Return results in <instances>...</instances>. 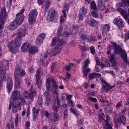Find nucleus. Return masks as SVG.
Returning a JSON list of instances; mask_svg holds the SVG:
<instances>
[{
  "label": "nucleus",
  "mask_w": 129,
  "mask_h": 129,
  "mask_svg": "<svg viewBox=\"0 0 129 129\" xmlns=\"http://www.w3.org/2000/svg\"><path fill=\"white\" fill-rule=\"evenodd\" d=\"M9 69V63L8 61H4L0 64V89L2 87L3 81L6 79V72L5 70Z\"/></svg>",
  "instance_id": "f257e3e1"
},
{
  "label": "nucleus",
  "mask_w": 129,
  "mask_h": 129,
  "mask_svg": "<svg viewBox=\"0 0 129 129\" xmlns=\"http://www.w3.org/2000/svg\"><path fill=\"white\" fill-rule=\"evenodd\" d=\"M114 54H120L122 58L126 62L127 60V53L126 52L122 49L120 46L117 45L116 43L113 44Z\"/></svg>",
  "instance_id": "f03ea898"
},
{
  "label": "nucleus",
  "mask_w": 129,
  "mask_h": 129,
  "mask_svg": "<svg viewBox=\"0 0 129 129\" xmlns=\"http://www.w3.org/2000/svg\"><path fill=\"white\" fill-rule=\"evenodd\" d=\"M57 14L55 10L52 9H51L48 13L46 20L48 22H51L54 20H56L58 18Z\"/></svg>",
  "instance_id": "7ed1b4c3"
},
{
  "label": "nucleus",
  "mask_w": 129,
  "mask_h": 129,
  "mask_svg": "<svg viewBox=\"0 0 129 129\" xmlns=\"http://www.w3.org/2000/svg\"><path fill=\"white\" fill-rule=\"evenodd\" d=\"M38 14L36 9L33 10L30 12L29 15L28 21L30 24H33L36 21L35 19Z\"/></svg>",
  "instance_id": "20e7f679"
},
{
  "label": "nucleus",
  "mask_w": 129,
  "mask_h": 129,
  "mask_svg": "<svg viewBox=\"0 0 129 129\" xmlns=\"http://www.w3.org/2000/svg\"><path fill=\"white\" fill-rule=\"evenodd\" d=\"M66 43L64 40L61 39L59 40V38L58 37L52 38L51 43V46L56 45V46H62Z\"/></svg>",
  "instance_id": "39448f33"
},
{
  "label": "nucleus",
  "mask_w": 129,
  "mask_h": 129,
  "mask_svg": "<svg viewBox=\"0 0 129 129\" xmlns=\"http://www.w3.org/2000/svg\"><path fill=\"white\" fill-rule=\"evenodd\" d=\"M36 91L35 89H31L30 93L27 91L25 90L23 94L24 97L26 99L28 98L33 100L34 97L36 96Z\"/></svg>",
  "instance_id": "423d86ee"
},
{
  "label": "nucleus",
  "mask_w": 129,
  "mask_h": 129,
  "mask_svg": "<svg viewBox=\"0 0 129 129\" xmlns=\"http://www.w3.org/2000/svg\"><path fill=\"white\" fill-rule=\"evenodd\" d=\"M15 78V86L17 88H20L22 83V77L19 75H17L14 73Z\"/></svg>",
  "instance_id": "0eeeda50"
},
{
  "label": "nucleus",
  "mask_w": 129,
  "mask_h": 129,
  "mask_svg": "<svg viewBox=\"0 0 129 129\" xmlns=\"http://www.w3.org/2000/svg\"><path fill=\"white\" fill-rule=\"evenodd\" d=\"M14 73L17 75H19L21 77L24 76L26 74L25 70L20 67L19 64L16 65Z\"/></svg>",
  "instance_id": "6e6552de"
},
{
  "label": "nucleus",
  "mask_w": 129,
  "mask_h": 129,
  "mask_svg": "<svg viewBox=\"0 0 129 129\" xmlns=\"http://www.w3.org/2000/svg\"><path fill=\"white\" fill-rule=\"evenodd\" d=\"M46 34L43 33L39 34L36 39V43L37 45H39L43 42L46 37Z\"/></svg>",
  "instance_id": "1a4fd4ad"
},
{
  "label": "nucleus",
  "mask_w": 129,
  "mask_h": 129,
  "mask_svg": "<svg viewBox=\"0 0 129 129\" xmlns=\"http://www.w3.org/2000/svg\"><path fill=\"white\" fill-rule=\"evenodd\" d=\"M13 84L12 78L10 77H8L7 79L6 86L7 90L8 93L11 92Z\"/></svg>",
  "instance_id": "9d476101"
},
{
  "label": "nucleus",
  "mask_w": 129,
  "mask_h": 129,
  "mask_svg": "<svg viewBox=\"0 0 129 129\" xmlns=\"http://www.w3.org/2000/svg\"><path fill=\"white\" fill-rule=\"evenodd\" d=\"M15 44L13 42L11 41L8 43V46L9 50L11 52L14 53L18 51V49L17 47L15 46Z\"/></svg>",
  "instance_id": "9b49d317"
},
{
  "label": "nucleus",
  "mask_w": 129,
  "mask_h": 129,
  "mask_svg": "<svg viewBox=\"0 0 129 129\" xmlns=\"http://www.w3.org/2000/svg\"><path fill=\"white\" fill-rule=\"evenodd\" d=\"M53 101L57 102V104L59 108L60 105V101L58 98V93L56 90L54 91L53 92Z\"/></svg>",
  "instance_id": "f8f14e48"
},
{
  "label": "nucleus",
  "mask_w": 129,
  "mask_h": 129,
  "mask_svg": "<svg viewBox=\"0 0 129 129\" xmlns=\"http://www.w3.org/2000/svg\"><path fill=\"white\" fill-rule=\"evenodd\" d=\"M24 17L23 14L19 13L16 15L15 21L17 22L18 24H21L24 20Z\"/></svg>",
  "instance_id": "ddd939ff"
},
{
  "label": "nucleus",
  "mask_w": 129,
  "mask_h": 129,
  "mask_svg": "<svg viewBox=\"0 0 129 129\" xmlns=\"http://www.w3.org/2000/svg\"><path fill=\"white\" fill-rule=\"evenodd\" d=\"M7 16L5 8L3 7L1 9L0 13V20L5 21L6 18Z\"/></svg>",
  "instance_id": "4468645a"
},
{
  "label": "nucleus",
  "mask_w": 129,
  "mask_h": 129,
  "mask_svg": "<svg viewBox=\"0 0 129 129\" xmlns=\"http://www.w3.org/2000/svg\"><path fill=\"white\" fill-rule=\"evenodd\" d=\"M113 22L120 27H122L124 26V22L121 19L115 18L113 21Z\"/></svg>",
  "instance_id": "2eb2a0df"
},
{
  "label": "nucleus",
  "mask_w": 129,
  "mask_h": 129,
  "mask_svg": "<svg viewBox=\"0 0 129 129\" xmlns=\"http://www.w3.org/2000/svg\"><path fill=\"white\" fill-rule=\"evenodd\" d=\"M31 45L28 43H25L23 44L22 46L21 50L22 52H29L31 47Z\"/></svg>",
  "instance_id": "dca6fc26"
},
{
  "label": "nucleus",
  "mask_w": 129,
  "mask_h": 129,
  "mask_svg": "<svg viewBox=\"0 0 129 129\" xmlns=\"http://www.w3.org/2000/svg\"><path fill=\"white\" fill-rule=\"evenodd\" d=\"M20 95V93L17 90L14 91L12 93V98L13 100L12 101L16 102L15 100L19 98Z\"/></svg>",
  "instance_id": "f3484780"
},
{
  "label": "nucleus",
  "mask_w": 129,
  "mask_h": 129,
  "mask_svg": "<svg viewBox=\"0 0 129 129\" xmlns=\"http://www.w3.org/2000/svg\"><path fill=\"white\" fill-rule=\"evenodd\" d=\"M40 110L37 108L36 107H34L32 109L33 119L34 121H36V119L37 115L38 114Z\"/></svg>",
  "instance_id": "a211bd4d"
},
{
  "label": "nucleus",
  "mask_w": 129,
  "mask_h": 129,
  "mask_svg": "<svg viewBox=\"0 0 129 129\" xmlns=\"http://www.w3.org/2000/svg\"><path fill=\"white\" fill-rule=\"evenodd\" d=\"M118 11L120 12L121 14L123 16V17L124 18L129 24V19H128V15L127 14V12L124 11L123 9H119Z\"/></svg>",
  "instance_id": "6ab92c4d"
},
{
  "label": "nucleus",
  "mask_w": 129,
  "mask_h": 129,
  "mask_svg": "<svg viewBox=\"0 0 129 129\" xmlns=\"http://www.w3.org/2000/svg\"><path fill=\"white\" fill-rule=\"evenodd\" d=\"M62 49V46H56L51 51L53 53L52 54L53 55H56L59 53L61 51Z\"/></svg>",
  "instance_id": "aec40b11"
},
{
  "label": "nucleus",
  "mask_w": 129,
  "mask_h": 129,
  "mask_svg": "<svg viewBox=\"0 0 129 129\" xmlns=\"http://www.w3.org/2000/svg\"><path fill=\"white\" fill-rule=\"evenodd\" d=\"M59 116L57 113H53V116L50 119L52 122H56L59 120Z\"/></svg>",
  "instance_id": "412c9836"
},
{
  "label": "nucleus",
  "mask_w": 129,
  "mask_h": 129,
  "mask_svg": "<svg viewBox=\"0 0 129 129\" xmlns=\"http://www.w3.org/2000/svg\"><path fill=\"white\" fill-rule=\"evenodd\" d=\"M26 34V31L24 29H20L18 31L17 33V36L21 38L23 36H24Z\"/></svg>",
  "instance_id": "4be33fe9"
},
{
  "label": "nucleus",
  "mask_w": 129,
  "mask_h": 129,
  "mask_svg": "<svg viewBox=\"0 0 129 129\" xmlns=\"http://www.w3.org/2000/svg\"><path fill=\"white\" fill-rule=\"evenodd\" d=\"M101 76V75L100 74L93 73L89 74V78L91 79L94 78H99Z\"/></svg>",
  "instance_id": "5701e85b"
},
{
  "label": "nucleus",
  "mask_w": 129,
  "mask_h": 129,
  "mask_svg": "<svg viewBox=\"0 0 129 129\" xmlns=\"http://www.w3.org/2000/svg\"><path fill=\"white\" fill-rule=\"evenodd\" d=\"M22 38L17 36L15 41L16 46L18 47H20L22 43Z\"/></svg>",
  "instance_id": "b1692460"
},
{
  "label": "nucleus",
  "mask_w": 129,
  "mask_h": 129,
  "mask_svg": "<svg viewBox=\"0 0 129 129\" xmlns=\"http://www.w3.org/2000/svg\"><path fill=\"white\" fill-rule=\"evenodd\" d=\"M36 78H41L43 74V71L42 69L41 68H38L36 70Z\"/></svg>",
  "instance_id": "393cba45"
},
{
  "label": "nucleus",
  "mask_w": 129,
  "mask_h": 129,
  "mask_svg": "<svg viewBox=\"0 0 129 129\" xmlns=\"http://www.w3.org/2000/svg\"><path fill=\"white\" fill-rule=\"evenodd\" d=\"M122 0L123 1V2L118 3L116 5V6L117 10L118 11H119V9H122V8H120V7H125L126 6V4H125V2H124V0Z\"/></svg>",
  "instance_id": "a878e982"
},
{
  "label": "nucleus",
  "mask_w": 129,
  "mask_h": 129,
  "mask_svg": "<svg viewBox=\"0 0 129 129\" xmlns=\"http://www.w3.org/2000/svg\"><path fill=\"white\" fill-rule=\"evenodd\" d=\"M98 5V7L100 10H103L105 9V6L103 5L102 0H99Z\"/></svg>",
  "instance_id": "bb28decb"
},
{
  "label": "nucleus",
  "mask_w": 129,
  "mask_h": 129,
  "mask_svg": "<svg viewBox=\"0 0 129 129\" xmlns=\"http://www.w3.org/2000/svg\"><path fill=\"white\" fill-rule=\"evenodd\" d=\"M105 110L108 113H111L112 110V108L111 104L106 105L105 108Z\"/></svg>",
  "instance_id": "cd10ccee"
},
{
  "label": "nucleus",
  "mask_w": 129,
  "mask_h": 129,
  "mask_svg": "<svg viewBox=\"0 0 129 129\" xmlns=\"http://www.w3.org/2000/svg\"><path fill=\"white\" fill-rule=\"evenodd\" d=\"M80 37L82 40H89L90 38V36L87 35L86 34H81L80 35Z\"/></svg>",
  "instance_id": "c85d7f7f"
},
{
  "label": "nucleus",
  "mask_w": 129,
  "mask_h": 129,
  "mask_svg": "<svg viewBox=\"0 0 129 129\" xmlns=\"http://www.w3.org/2000/svg\"><path fill=\"white\" fill-rule=\"evenodd\" d=\"M114 87V86L112 87L109 85H106L105 86L102 87V88L104 89L105 92H107L109 90L112 89Z\"/></svg>",
  "instance_id": "c756f323"
},
{
  "label": "nucleus",
  "mask_w": 129,
  "mask_h": 129,
  "mask_svg": "<svg viewBox=\"0 0 129 129\" xmlns=\"http://www.w3.org/2000/svg\"><path fill=\"white\" fill-rule=\"evenodd\" d=\"M12 106V108H15L17 107L18 106V105L17 104H16L15 102H14V101H10V104H9V106L8 108L9 110H10L11 108V106Z\"/></svg>",
  "instance_id": "7c9ffc66"
},
{
  "label": "nucleus",
  "mask_w": 129,
  "mask_h": 129,
  "mask_svg": "<svg viewBox=\"0 0 129 129\" xmlns=\"http://www.w3.org/2000/svg\"><path fill=\"white\" fill-rule=\"evenodd\" d=\"M109 26L107 24H105L103 26L102 30V33H105L108 32L110 29Z\"/></svg>",
  "instance_id": "2f4dec72"
},
{
  "label": "nucleus",
  "mask_w": 129,
  "mask_h": 129,
  "mask_svg": "<svg viewBox=\"0 0 129 129\" xmlns=\"http://www.w3.org/2000/svg\"><path fill=\"white\" fill-rule=\"evenodd\" d=\"M38 51V50L36 47H31V46L29 52L32 54H34Z\"/></svg>",
  "instance_id": "473e14b6"
},
{
  "label": "nucleus",
  "mask_w": 129,
  "mask_h": 129,
  "mask_svg": "<svg viewBox=\"0 0 129 129\" xmlns=\"http://www.w3.org/2000/svg\"><path fill=\"white\" fill-rule=\"evenodd\" d=\"M91 71L90 69L89 68H87L85 69L83 71V77H84L86 79L87 78V74L88 73Z\"/></svg>",
  "instance_id": "72a5a7b5"
},
{
  "label": "nucleus",
  "mask_w": 129,
  "mask_h": 129,
  "mask_svg": "<svg viewBox=\"0 0 129 129\" xmlns=\"http://www.w3.org/2000/svg\"><path fill=\"white\" fill-rule=\"evenodd\" d=\"M51 81L52 83V87L53 88L55 89H57L58 88V86L56 83L55 80L53 78H51Z\"/></svg>",
  "instance_id": "f704fd0d"
},
{
  "label": "nucleus",
  "mask_w": 129,
  "mask_h": 129,
  "mask_svg": "<svg viewBox=\"0 0 129 129\" xmlns=\"http://www.w3.org/2000/svg\"><path fill=\"white\" fill-rule=\"evenodd\" d=\"M87 10L86 8L84 7H82L80 9L79 12H81V13L83 14L84 15H86L87 12Z\"/></svg>",
  "instance_id": "c9c22d12"
},
{
  "label": "nucleus",
  "mask_w": 129,
  "mask_h": 129,
  "mask_svg": "<svg viewBox=\"0 0 129 129\" xmlns=\"http://www.w3.org/2000/svg\"><path fill=\"white\" fill-rule=\"evenodd\" d=\"M51 104V99L50 98L45 99L44 105L45 106H48Z\"/></svg>",
  "instance_id": "e433bc0d"
},
{
  "label": "nucleus",
  "mask_w": 129,
  "mask_h": 129,
  "mask_svg": "<svg viewBox=\"0 0 129 129\" xmlns=\"http://www.w3.org/2000/svg\"><path fill=\"white\" fill-rule=\"evenodd\" d=\"M90 24L91 26H94L96 23V20L94 19H91L90 20Z\"/></svg>",
  "instance_id": "4c0bfd02"
},
{
  "label": "nucleus",
  "mask_w": 129,
  "mask_h": 129,
  "mask_svg": "<svg viewBox=\"0 0 129 129\" xmlns=\"http://www.w3.org/2000/svg\"><path fill=\"white\" fill-rule=\"evenodd\" d=\"M90 63V62L88 60H87L84 62V65L83 66V68L84 69H87L88 67V64Z\"/></svg>",
  "instance_id": "58836bf2"
},
{
  "label": "nucleus",
  "mask_w": 129,
  "mask_h": 129,
  "mask_svg": "<svg viewBox=\"0 0 129 129\" xmlns=\"http://www.w3.org/2000/svg\"><path fill=\"white\" fill-rule=\"evenodd\" d=\"M91 8L92 9L96 10V7L95 2L94 1H93L91 2Z\"/></svg>",
  "instance_id": "ea45409f"
},
{
  "label": "nucleus",
  "mask_w": 129,
  "mask_h": 129,
  "mask_svg": "<svg viewBox=\"0 0 129 129\" xmlns=\"http://www.w3.org/2000/svg\"><path fill=\"white\" fill-rule=\"evenodd\" d=\"M85 15H84L83 14L81 13V12H79L78 14V18L79 20L80 21L83 20L84 18V16Z\"/></svg>",
  "instance_id": "a19ab883"
},
{
  "label": "nucleus",
  "mask_w": 129,
  "mask_h": 129,
  "mask_svg": "<svg viewBox=\"0 0 129 129\" xmlns=\"http://www.w3.org/2000/svg\"><path fill=\"white\" fill-rule=\"evenodd\" d=\"M36 78V84L38 86H39L41 85L42 82V81L40 79V78Z\"/></svg>",
  "instance_id": "79ce46f5"
},
{
  "label": "nucleus",
  "mask_w": 129,
  "mask_h": 129,
  "mask_svg": "<svg viewBox=\"0 0 129 129\" xmlns=\"http://www.w3.org/2000/svg\"><path fill=\"white\" fill-rule=\"evenodd\" d=\"M91 14L92 16L94 17L97 18L98 16V15L96 11L93 10L91 12Z\"/></svg>",
  "instance_id": "37998d69"
},
{
  "label": "nucleus",
  "mask_w": 129,
  "mask_h": 129,
  "mask_svg": "<svg viewBox=\"0 0 129 129\" xmlns=\"http://www.w3.org/2000/svg\"><path fill=\"white\" fill-rule=\"evenodd\" d=\"M120 119L121 122L125 125L126 119L124 116L122 115L121 116H120Z\"/></svg>",
  "instance_id": "c03bdc74"
},
{
  "label": "nucleus",
  "mask_w": 129,
  "mask_h": 129,
  "mask_svg": "<svg viewBox=\"0 0 129 129\" xmlns=\"http://www.w3.org/2000/svg\"><path fill=\"white\" fill-rule=\"evenodd\" d=\"M63 30V28L62 27H60L58 31V34L57 37L59 38L60 35H61V32Z\"/></svg>",
  "instance_id": "a18cd8bd"
},
{
  "label": "nucleus",
  "mask_w": 129,
  "mask_h": 129,
  "mask_svg": "<svg viewBox=\"0 0 129 129\" xmlns=\"http://www.w3.org/2000/svg\"><path fill=\"white\" fill-rule=\"evenodd\" d=\"M43 96L45 97V99L50 98L49 94L48 91L45 92L44 93Z\"/></svg>",
  "instance_id": "49530a36"
},
{
  "label": "nucleus",
  "mask_w": 129,
  "mask_h": 129,
  "mask_svg": "<svg viewBox=\"0 0 129 129\" xmlns=\"http://www.w3.org/2000/svg\"><path fill=\"white\" fill-rule=\"evenodd\" d=\"M46 87L47 90L48 91H50L51 87V84L50 83H46Z\"/></svg>",
  "instance_id": "de8ad7c7"
},
{
  "label": "nucleus",
  "mask_w": 129,
  "mask_h": 129,
  "mask_svg": "<svg viewBox=\"0 0 129 129\" xmlns=\"http://www.w3.org/2000/svg\"><path fill=\"white\" fill-rule=\"evenodd\" d=\"M106 122L107 125L106 126H105L104 129H112L111 125L109 124L108 122Z\"/></svg>",
  "instance_id": "09e8293b"
},
{
  "label": "nucleus",
  "mask_w": 129,
  "mask_h": 129,
  "mask_svg": "<svg viewBox=\"0 0 129 129\" xmlns=\"http://www.w3.org/2000/svg\"><path fill=\"white\" fill-rule=\"evenodd\" d=\"M110 61L117 60V58H115V56L112 54H110Z\"/></svg>",
  "instance_id": "8fccbe9b"
},
{
  "label": "nucleus",
  "mask_w": 129,
  "mask_h": 129,
  "mask_svg": "<svg viewBox=\"0 0 129 129\" xmlns=\"http://www.w3.org/2000/svg\"><path fill=\"white\" fill-rule=\"evenodd\" d=\"M5 21L0 20V30L2 29L4 27V23Z\"/></svg>",
  "instance_id": "3c124183"
},
{
  "label": "nucleus",
  "mask_w": 129,
  "mask_h": 129,
  "mask_svg": "<svg viewBox=\"0 0 129 129\" xmlns=\"http://www.w3.org/2000/svg\"><path fill=\"white\" fill-rule=\"evenodd\" d=\"M63 69H65L67 71L70 70L71 69V67L70 65H67L63 67Z\"/></svg>",
  "instance_id": "603ef678"
},
{
  "label": "nucleus",
  "mask_w": 129,
  "mask_h": 129,
  "mask_svg": "<svg viewBox=\"0 0 129 129\" xmlns=\"http://www.w3.org/2000/svg\"><path fill=\"white\" fill-rule=\"evenodd\" d=\"M99 118L98 119V121L99 122L101 123V120L104 119L103 117L101 114H99Z\"/></svg>",
  "instance_id": "864d4df0"
},
{
  "label": "nucleus",
  "mask_w": 129,
  "mask_h": 129,
  "mask_svg": "<svg viewBox=\"0 0 129 129\" xmlns=\"http://www.w3.org/2000/svg\"><path fill=\"white\" fill-rule=\"evenodd\" d=\"M70 110L71 112L73 113L74 114L76 115V116L77 115V111L76 110H75L74 109H72V108H71L70 109Z\"/></svg>",
  "instance_id": "5fc2aeb1"
},
{
  "label": "nucleus",
  "mask_w": 129,
  "mask_h": 129,
  "mask_svg": "<svg viewBox=\"0 0 129 129\" xmlns=\"http://www.w3.org/2000/svg\"><path fill=\"white\" fill-rule=\"evenodd\" d=\"M90 50L91 52L93 55H94L95 53V49L93 46H91L90 48Z\"/></svg>",
  "instance_id": "6e6d98bb"
},
{
  "label": "nucleus",
  "mask_w": 129,
  "mask_h": 129,
  "mask_svg": "<svg viewBox=\"0 0 129 129\" xmlns=\"http://www.w3.org/2000/svg\"><path fill=\"white\" fill-rule=\"evenodd\" d=\"M60 23H63L64 21V17L63 16H61L60 18Z\"/></svg>",
  "instance_id": "4d7b16f0"
},
{
  "label": "nucleus",
  "mask_w": 129,
  "mask_h": 129,
  "mask_svg": "<svg viewBox=\"0 0 129 129\" xmlns=\"http://www.w3.org/2000/svg\"><path fill=\"white\" fill-rule=\"evenodd\" d=\"M18 24L17 22L15 21H13L11 23L10 25L12 26L15 27L17 26V25Z\"/></svg>",
  "instance_id": "13d9d810"
},
{
  "label": "nucleus",
  "mask_w": 129,
  "mask_h": 129,
  "mask_svg": "<svg viewBox=\"0 0 129 129\" xmlns=\"http://www.w3.org/2000/svg\"><path fill=\"white\" fill-rule=\"evenodd\" d=\"M111 63V66L114 67H116V64L117 60L112 61H110Z\"/></svg>",
  "instance_id": "bf43d9fd"
},
{
  "label": "nucleus",
  "mask_w": 129,
  "mask_h": 129,
  "mask_svg": "<svg viewBox=\"0 0 129 129\" xmlns=\"http://www.w3.org/2000/svg\"><path fill=\"white\" fill-rule=\"evenodd\" d=\"M79 28V27L77 25H74L73 27V30H75L76 32H77L78 31Z\"/></svg>",
  "instance_id": "052dcab7"
},
{
  "label": "nucleus",
  "mask_w": 129,
  "mask_h": 129,
  "mask_svg": "<svg viewBox=\"0 0 129 129\" xmlns=\"http://www.w3.org/2000/svg\"><path fill=\"white\" fill-rule=\"evenodd\" d=\"M69 35L70 34L69 33L66 31L64 32L63 33L62 35L64 37H68Z\"/></svg>",
  "instance_id": "680f3d73"
},
{
  "label": "nucleus",
  "mask_w": 129,
  "mask_h": 129,
  "mask_svg": "<svg viewBox=\"0 0 129 129\" xmlns=\"http://www.w3.org/2000/svg\"><path fill=\"white\" fill-rule=\"evenodd\" d=\"M50 5V3L49 2H46L45 6V9L46 10L47 9Z\"/></svg>",
  "instance_id": "e2e57ef3"
},
{
  "label": "nucleus",
  "mask_w": 129,
  "mask_h": 129,
  "mask_svg": "<svg viewBox=\"0 0 129 129\" xmlns=\"http://www.w3.org/2000/svg\"><path fill=\"white\" fill-rule=\"evenodd\" d=\"M125 41H127V40L129 39V32L127 33L126 34H125Z\"/></svg>",
  "instance_id": "0e129e2a"
},
{
  "label": "nucleus",
  "mask_w": 129,
  "mask_h": 129,
  "mask_svg": "<svg viewBox=\"0 0 129 129\" xmlns=\"http://www.w3.org/2000/svg\"><path fill=\"white\" fill-rule=\"evenodd\" d=\"M69 5L68 4H66L64 7V10H66V11H68L69 9Z\"/></svg>",
  "instance_id": "69168bd1"
},
{
  "label": "nucleus",
  "mask_w": 129,
  "mask_h": 129,
  "mask_svg": "<svg viewBox=\"0 0 129 129\" xmlns=\"http://www.w3.org/2000/svg\"><path fill=\"white\" fill-rule=\"evenodd\" d=\"M18 116H17L16 117L15 120V125L16 126H17L18 124Z\"/></svg>",
  "instance_id": "338daca9"
},
{
  "label": "nucleus",
  "mask_w": 129,
  "mask_h": 129,
  "mask_svg": "<svg viewBox=\"0 0 129 129\" xmlns=\"http://www.w3.org/2000/svg\"><path fill=\"white\" fill-rule=\"evenodd\" d=\"M59 108V107H57L56 106H54L53 108V110L55 112H57L58 111V109Z\"/></svg>",
  "instance_id": "774afa93"
}]
</instances>
